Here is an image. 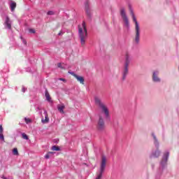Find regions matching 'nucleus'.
Here are the masks:
<instances>
[{"instance_id":"nucleus-1","label":"nucleus","mask_w":179,"mask_h":179,"mask_svg":"<svg viewBox=\"0 0 179 179\" xmlns=\"http://www.w3.org/2000/svg\"><path fill=\"white\" fill-rule=\"evenodd\" d=\"M152 136L153 138V143L155 149H153L150 154V159H159L162 156V150H160V143L156 136L155 133H152Z\"/></svg>"},{"instance_id":"nucleus-2","label":"nucleus","mask_w":179,"mask_h":179,"mask_svg":"<svg viewBox=\"0 0 179 179\" xmlns=\"http://www.w3.org/2000/svg\"><path fill=\"white\" fill-rule=\"evenodd\" d=\"M131 61H132V57L129 52H126L124 56V64L123 69L122 70V80L124 82L127 79V76H128V73L129 72V64H131Z\"/></svg>"},{"instance_id":"nucleus-3","label":"nucleus","mask_w":179,"mask_h":179,"mask_svg":"<svg viewBox=\"0 0 179 179\" xmlns=\"http://www.w3.org/2000/svg\"><path fill=\"white\" fill-rule=\"evenodd\" d=\"M94 101L96 106L99 107L102 114H104L106 119L110 120V111L108 110L107 106H106V104L101 101V99H100L99 96H94Z\"/></svg>"},{"instance_id":"nucleus-4","label":"nucleus","mask_w":179,"mask_h":179,"mask_svg":"<svg viewBox=\"0 0 179 179\" xmlns=\"http://www.w3.org/2000/svg\"><path fill=\"white\" fill-rule=\"evenodd\" d=\"M78 36L81 45H85L86 38H87V29L86 28V23L85 22H83L82 27L78 26Z\"/></svg>"},{"instance_id":"nucleus-5","label":"nucleus","mask_w":179,"mask_h":179,"mask_svg":"<svg viewBox=\"0 0 179 179\" xmlns=\"http://www.w3.org/2000/svg\"><path fill=\"white\" fill-rule=\"evenodd\" d=\"M120 13L122 17V20L123 21L124 27H125L127 30H129V18H128V15H127L125 8L122 7L120 10Z\"/></svg>"},{"instance_id":"nucleus-6","label":"nucleus","mask_w":179,"mask_h":179,"mask_svg":"<svg viewBox=\"0 0 179 179\" xmlns=\"http://www.w3.org/2000/svg\"><path fill=\"white\" fill-rule=\"evenodd\" d=\"M170 157V152L166 151L164 152L162 159L159 162V171L162 172L167 167V162Z\"/></svg>"},{"instance_id":"nucleus-7","label":"nucleus","mask_w":179,"mask_h":179,"mask_svg":"<svg viewBox=\"0 0 179 179\" xmlns=\"http://www.w3.org/2000/svg\"><path fill=\"white\" fill-rule=\"evenodd\" d=\"M106 163H107V157H106L105 155H102L101 159L99 173H98L96 179H101V177H103V173H104V170H106Z\"/></svg>"},{"instance_id":"nucleus-8","label":"nucleus","mask_w":179,"mask_h":179,"mask_svg":"<svg viewBox=\"0 0 179 179\" xmlns=\"http://www.w3.org/2000/svg\"><path fill=\"white\" fill-rule=\"evenodd\" d=\"M2 19H3V24L4 26V29L7 30H10L12 29V20L9 17V15L6 13L2 14Z\"/></svg>"},{"instance_id":"nucleus-9","label":"nucleus","mask_w":179,"mask_h":179,"mask_svg":"<svg viewBox=\"0 0 179 179\" xmlns=\"http://www.w3.org/2000/svg\"><path fill=\"white\" fill-rule=\"evenodd\" d=\"M134 30H135L134 41L136 44H139V41L141 38V27L139 25L134 26Z\"/></svg>"},{"instance_id":"nucleus-10","label":"nucleus","mask_w":179,"mask_h":179,"mask_svg":"<svg viewBox=\"0 0 179 179\" xmlns=\"http://www.w3.org/2000/svg\"><path fill=\"white\" fill-rule=\"evenodd\" d=\"M159 71H154L152 72V80L154 83H160L162 82V78L159 77Z\"/></svg>"},{"instance_id":"nucleus-11","label":"nucleus","mask_w":179,"mask_h":179,"mask_svg":"<svg viewBox=\"0 0 179 179\" xmlns=\"http://www.w3.org/2000/svg\"><path fill=\"white\" fill-rule=\"evenodd\" d=\"M85 13L87 17H89V19L92 18V11L90 10V3L87 0H86L85 2Z\"/></svg>"},{"instance_id":"nucleus-12","label":"nucleus","mask_w":179,"mask_h":179,"mask_svg":"<svg viewBox=\"0 0 179 179\" xmlns=\"http://www.w3.org/2000/svg\"><path fill=\"white\" fill-rule=\"evenodd\" d=\"M106 128V125L104 124V119H103V117L101 115H99V119L97 124V129L99 131H103Z\"/></svg>"},{"instance_id":"nucleus-13","label":"nucleus","mask_w":179,"mask_h":179,"mask_svg":"<svg viewBox=\"0 0 179 179\" xmlns=\"http://www.w3.org/2000/svg\"><path fill=\"white\" fill-rule=\"evenodd\" d=\"M69 73L70 75H72V76H73L74 78H76L78 82H79L81 85H85V78L83 76H78L72 71H69Z\"/></svg>"},{"instance_id":"nucleus-14","label":"nucleus","mask_w":179,"mask_h":179,"mask_svg":"<svg viewBox=\"0 0 179 179\" xmlns=\"http://www.w3.org/2000/svg\"><path fill=\"white\" fill-rule=\"evenodd\" d=\"M64 108H65V105H64V104L57 106V110H58V111H59V113H61V114H64Z\"/></svg>"},{"instance_id":"nucleus-15","label":"nucleus","mask_w":179,"mask_h":179,"mask_svg":"<svg viewBox=\"0 0 179 179\" xmlns=\"http://www.w3.org/2000/svg\"><path fill=\"white\" fill-rule=\"evenodd\" d=\"M10 8L11 9V12H13L15 9H16V3L13 1H11L10 3Z\"/></svg>"},{"instance_id":"nucleus-16","label":"nucleus","mask_w":179,"mask_h":179,"mask_svg":"<svg viewBox=\"0 0 179 179\" xmlns=\"http://www.w3.org/2000/svg\"><path fill=\"white\" fill-rule=\"evenodd\" d=\"M45 114V120L44 119H42V122L43 124H47V122H48V121H50V119L48 118V115H47V112H45L44 113Z\"/></svg>"},{"instance_id":"nucleus-17","label":"nucleus","mask_w":179,"mask_h":179,"mask_svg":"<svg viewBox=\"0 0 179 179\" xmlns=\"http://www.w3.org/2000/svg\"><path fill=\"white\" fill-rule=\"evenodd\" d=\"M132 20L135 24V26H138L139 22H138V20H136V17L135 15L131 16Z\"/></svg>"},{"instance_id":"nucleus-18","label":"nucleus","mask_w":179,"mask_h":179,"mask_svg":"<svg viewBox=\"0 0 179 179\" xmlns=\"http://www.w3.org/2000/svg\"><path fill=\"white\" fill-rule=\"evenodd\" d=\"M45 96L46 100H47L48 101H51V96H50V93H48V90L45 91Z\"/></svg>"},{"instance_id":"nucleus-19","label":"nucleus","mask_w":179,"mask_h":179,"mask_svg":"<svg viewBox=\"0 0 179 179\" xmlns=\"http://www.w3.org/2000/svg\"><path fill=\"white\" fill-rule=\"evenodd\" d=\"M13 155H14V156H19V151H17V148H14L13 150Z\"/></svg>"},{"instance_id":"nucleus-20","label":"nucleus","mask_w":179,"mask_h":179,"mask_svg":"<svg viewBox=\"0 0 179 179\" xmlns=\"http://www.w3.org/2000/svg\"><path fill=\"white\" fill-rule=\"evenodd\" d=\"M22 136L23 139H25L26 141H29V136L26 134L22 133Z\"/></svg>"},{"instance_id":"nucleus-21","label":"nucleus","mask_w":179,"mask_h":179,"mask_svg":"<svg viewBox=\"0 0 179 179\" xmlns=\"http://www.w3.org/2000/svg\"><path fill=\"white\" fill-rule=\"evenodd\" d=\"M52 150H54V151H56V152H58L59 151V148L58 146L57 145H54L52 147Z\"/></svg>"},{"instance_id":"nucleus-22","label":"nucleus","mask_w":179,"mask_h":179,"mask_svg":"<svg viewBox=\"0 0 179 179\" xmlns=\"http://www.w3.org/2000/svg\"><path fill=\"white\" fill-rule=\"evenodd\" d=\"M129 11H130V15L132 16H135V14L134 13V10H132V7H131V6H129Z\"/></svg>"},{"instance_id":"nucleus-23","label":"nucleus","mask_w":179,"mask_h":179,"mask_svg":"<svg viewBox=\"0 0 179 179\" xmlns=\"http://www.w3.org/2000/svg\"><path fill=\"white\" fill-rule=\"evenodd\" d=\"M1 143H5V138L3 137V134H1Z\"/></svg>"},{"instance_id":"nucleus-24","label":"nucleus","mask_w":179,"mask_h":179,"mask_svg":"<svg viewBox=\"0 0 179 179\" xmlns=\"http://www.w3.org/2000/svg\"><path fill=\"white\" fill-rule=\"evenodd\" d=\"M24 121L26 124H29V122H31V120L29 118L25 117Z\"/></svg>"},{"instance_id":"nucleus-25","label":"nucleus","mask_w":179,"mask_h":179,"mask_svg":"<svg viewBox=\"0 0 179 179\" xmlns=\"http://www.w3.org/2000/svg\"><path fill=\"white\" fill-rule=\"evenodd\" d=\"M58 68H61V69H65V67L62 66V64L61 63L57 64Z\"/></svg>"},{"instance_id":"nucleus-26","label":"nucleus","mask_w":179,"mask_h":179,"mask_svg":"<svg viewBox=\"0 0 179 179\" xmlns=\"http://www.w3.org/2000/svg\"><path fill=\"white\" fill-rule=\"evenodd\" d=\"M29 33H32V34L36 33V31H35L34 29H30L29 30Z\"/></svg>"},{"instance_id":"nucleus-27","label":"nucleus","mask_w":179,"mask_h":179,"mask_svg":"<svg viewBox=\"0 0 179 179\" xmlns=\"http://www.w3.org/2000/svg\"><path fill=\"white\" fill-rule=\"evenodd\" d=\"M48 15H54V11H48Z\"/></svg>"},{"instance_id":"nucleus-28","label":"nucleus","mask_w":179,"mask_h":179,"mask_svg":"<svg viewBox=\"0 0 179 179\" xmlns=\"http://www.w3.org/2000/svg\"><path fill=\"white\" fill-rule=\"evenodd\" d=\"M45 159H50V154L48 153L46 155H45Z\"/></svg>"},{"instance_id":"nucleus-29","label":"nucleus","mask_w":179,"mask_h":179,"mask_svg":"<svg viewBox=\"0 0 179 179\" xmlns=\"http://www.w3.org/2000/svg\"><path fill=\"white\" fill-rule=\"evenodd\" d=\"M22 93H24V92H26V87H22Z\"/></svg>"},{"instance_id":"nucleus-30","label":"nucleus","mask_w":179,"mask_h":179,"mask_svg":"<svg viewBox=\"0 0 179 179\" xmlns=\"http://www.w3.org/2000/svg\"><path fill=\"white\" fill-rule=\"evenodd\" d=\"M62 34H64V32H63L62 31H61L58 34L59 36H62Z\"/></svg>"},{"instance_id":"nucleus-31","label":"nucleus","mask_w":179,"mask_h":179,"mask_svg":"<svg viewBox=\"0 0 179 179\" xmlns=\"http://www.w3.org/2000/svg\"><path fill=\"white\" fill-rule=\"evenodd\" d=\"M155 164H151V167L152 169H155Z\"/></svg>"},{"instance_id":"nucleus-32","label":"nucleus","mask_w":179,"mask_h":179,"mask_svg":"<svg viewBox=\"0 0 179 179\" xmlns=\"http://www.w3.org/2000/svg\"><path fill=\"white\" fill-rule=\"evenodd\" d=\"M59 80H62V82H66V80L64 78H59Z\"/></svg>"},{"instance_id":"nucleus-33","label":"nucleus","mask_w":179,"mask_h":179,"mask_svg":"<svg viewBox=\"0 0 179 179\" xmlns=\"http://www.w3.org/2000/svg\"><path fill=\"white\" fill-rule=\"evenodd\" d=\"M1 178H3V179H13V178H6V177H4V176H2Z\"/></svg>"},{"instance_id":"nucleus-34","label":"nucleus","mask_w":179,"mask_h":179,"mask_svg":"<svg viewBox=\"0 0 179 179\" xmlns=\"http://www.w3.org/2000/svg\"><path fill=\"white\" fill-rule=\"evenodd\" d=\"M1 132H3V128L1 127Z\"/></svg>"},{"instance_id":"nucleus-35","label":"nucleus","mask_w":179,"mask_h":179,"mask_svg":"<svg viewBox=\"0 0 179 179\" xmlns=\"http://www.w3.org/2000/svg\"><path fill=\"white\" fill-rule=\"evenodd\" d=\"M23 43L26 45L27 43L26 42V41L23 40Z\"/></svg>"},{"instance_id":"nucleus-36","label":"nucleus","mask_w":179,"mask_h":179,"mask_svg":"<svg viewBox=\"0 0 179 179\" xmlns=\"http://www.w3.org/2000/svg\"><path fill=\"white\" fill-rule=\"evenodd\" d=\"M52 152H48V154H49V155H52Z\"/></svg>"},{"instance_id":"nucleus-37","label":"nucleus","mask_w":179,"mask_h":179,"mask_svg":"<svg viewBox=\"0 0 179 179\" xmlns=\"http://www.w3.org/2000/svg\"><path fill=\"white\" fill-rule=\"evenodd\" d=\"M0 131H1V125H0Z\"/></svg>"}]
</instances>
